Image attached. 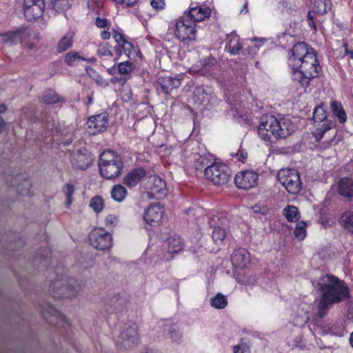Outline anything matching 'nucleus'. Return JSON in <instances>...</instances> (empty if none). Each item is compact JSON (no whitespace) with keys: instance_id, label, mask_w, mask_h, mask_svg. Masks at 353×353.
Here are the masks:
<instances>
[{"instance_id":"57","label":"nucleus","mask_w":353,"mask_h":353,"mask_svg":"<svg viewBox=\"0 0 353 353\" xmlns=\"http://www.w3.org/2000/svg\"><path fill=\"white\" fill-rule=\"evenodd\" d=\"M97 84L100 85L102 87H107L108 85V82L103 79L101 77H98L96 79Z\"/></svg>"},{"instance_id":"39","label":"nucleus","mask_w":353,"mask_h":353,"mask_svg":"<svg viewBox=\"0 0 353 353\" xmlns=\"http://www.w3.org/2000/svg\"><path fill=\"white\" fill-rule=\"evenodd\" d=\"M90 206L95 212H101L104 208V202L102 197L100 196H94L90 201Z\"/></svg>"},{"instance_id":"37","label":"nucleus","mask_w":353,"mask_h":353,"mask_svg":"<svg viewBox=\"0 0 353 353\" xmlns=\"http://www.w3.org/2000/svg\"><path fill=\"white\" fill-rule=\"evenodd\" d=\"M307 223L305 221H299L296 223L294 234L299 240H303L306 236Z\"/></svg>"},{"instance_id":"6","label":"nucleus","mask_w":353,"mask_h":353,"mask_svg":"<svg viewBox=\"0 0 353 353\" xmlns=\"http://www.w3.org/2000/svg\"><path fill=\"white\" fill-rule=\"evenodd\" d=\"M277 179L285 187L287 192L292 194L299 193L303 188L299 172L294 169L280 170L277 173Z\"/></svg>"},{"instance_id":"23","label":"nucleus","mask_w":353,"mask_h":353,"mask_svg":"<svg viewBox=\"0 0 353 353\" xmlns=\"http://www.w3.org/2000/svg\"><path fill=\"white\" fill-rule=\"evenodd\" d=\"M211 14V10L206 6H196L194 7H190V10L188 13L192 21L194 23L196 21H201L206 18H208Z\"/></svg>"},{"instance_id":"51","label":"nucleus","mask_w":353,"mask_h":353,"mask_svg":"<svg viewBox=\"0 0 353 353\" xmlns=\"http://www.w3.org/2000/svg\"><path fill=\"white\" fill-rule=\"evenodd\" d=\"M113 37L119 46H123V43H125V39L124 36L117 31H114Z\"/></svg>"},{"instance_id":"35","label":"nucleus","mask_w":353,"mask_h":353,"mask_svg":"<svg viewBox=\"0 0 353 353\" xmlns=\"http://www.w3.org/2000/svg\"><path fill=\"white\" fill-rule=\"evenodd\" d=\"M134 70L133 63L129 61H126L122 63H120L118 65V72L121 75H125V77L130 78V73Z\"/></svg>"},{"instance_id":"50","label":"nucleus","mask_w":353,"mask_h":353,"mask_svg":"<svg viewBox=\"0 0 353 353\" xmlns=\"http://www.w3.org/2000/svg\"><path fill=\"white\" fill-rule=\"evenodd\" d=\"M252 208L253 212L256 214H266L268 213L267 208L263 205H255Z\"/></svg>"},{"instance_id":"29","label":"nucleus","mask_w":353,"mask_h":353,"mask_svg":"<svg viewBox=\"0 0 353 353\" xmlns=\"http://www.w3.org/2000/svg\"><path fill=\"white\" fill-rule=\"evenodd\" d=\"M73 43V34L68 32L57 44V51L62 52L70 48Z\"/></svg>"},{"instance_id":"34","label":"nucleus","mask_w":353,"mask_h":353,"mask_svg":"<svg viewBox=\"0 0 353 353\" xmlns=\"http://www.w3.org/2000/svg\"><path fill=\"white\" fill-rule=\"evenodd\" d=\"M210 304L214 308L223 309L226 307L228 301L223 294L218 293L214 297L210 299Z\"/></svg>"},{"instance_id":"3","label":"nucleus","mask_w":353,"mask_h":353,"mask_svg":"<svg viewBox=\"0 0 353 353\" xmlns=\"http://www.w3.org/2000/svg\"><path fill=\"white\" fill-rule=\"evenodd\" d=\"M293 72L292 79L298 82L303 87H307L311 79L319 76L321 68L316 59L314 51L311 54L306 56L305 59L302 61L292 68Z\"/></svg>"},{"instance_id":"5","label":"nucleus","mask_w":353,"mask_h":353,"mask_svg":"<svg viewBox=\"0 0 353 353\" xmlns=\"http://www.w3.org/2000/svg\"><path fill=\"white\" fill-rule=\"evenodd\" d=\"M117 346L121 350H131L139 343L138 325L134 322L124 324L115 340Z\"/></svg>"},{"instance_id":"12","label":"nucleus","mask_w":353,"mask_h":353,"mask_svg":"<svg viewBox=\"0 0 353 353\" xmlns=\"http://www.w3.org/2000/svg\"><path fill=\"white\" fill-rule=\"evenodd\" d=\"M50 293L57 299L70 298L75 296L76 290L72 286L65 285L62 279H57L49 286Z\"/></svg>"},{"instance_id":"21","label":"nucleus","mask_w":353,"mask_h":353,"mask_svg":"<svg viewBox=\"0 0 353 353\" xmlns=\"http://www.w3.org/2000/svg\"><path fill=\"white\" fill-rule=\"evenodd\" d=\"M338 192L347 201L353 199V176L343 177L339 181Z\"/></svg>"},{"instance_id":"64","label":"nucleus","mask_w":353,"mask_h":353,"mask_svg":"<svg viewBox=\"0 0 353 353\" xmlns=\"http://www.w3.org/2000/svg\"><path fill=\"white\" fill-rule=\"evenodd\" d=\"M101 37H102L103 39H110V33L108 31L103 30V31L101 32Z\"/></svg>"},{"instance_id":"18","label":"nucleus","mask_w":353,"mask_h":353,"mask_svg":"<svg viewBox=\"0 0 353 353\" xmlns=\"http://www.w3.org/2000/svg\"><path fill=\"white\" fill-rule=\"evenodd\" d=\"M93 161L92 156L85 150H78L74 152L71 157L72 165L79 170H85L91 165Z\"/></svg>"},{"instance_id":"55","label":"nucleus","mask_w":353,"mask_h":353,"mask_svg":"<svg viewBox=\"0 0 353 353\" xmlns=\"http://www.w3.org/2000/svg\"><path fill=\"white\" fill-rule=\"evenodd\" d=\"M339 139H336V137H334V138L332 139L330 141H329V142L325 141V142L322 143L321 147L323 148H326L330 145H333L337 144L339 143Z\"/></svg>"},{"instance_id":"62","label":"nucleus","mask_w":353,"mask_h":353,"mask_svg":"<svg viewBox=\"0 0 353 353\" xmlns=\"http://www.w3.org/2000/svg\"><path fill=\"white\" fill-rule=\"evenodd\" d=\"M44 252H45V254L41 255L40 260H41V261H43V263H45V266H46L47 257H48V255L50 253V252L47 249H45Z\"/></svg>"},{"instance_id":"19","label":"nucleus","mask_w":353,"mask_h":353,"mask_svg":"<svg viewBox=\"0 0 353 353\" xmlns=\"http://www.w3.org/2000/svg\"><path fill=\"white\" fill-rule=\"evenodd\" d=\"M181 85V79L172 77H161L157 81V89L164 94H169L174 89L178 88Z\"/></svg>"},{"instance_id":"58","label":"nucleus","mask_w":353,"mask_h":353,"mask_svg":"<svg viewBox=\"0 0 353 353\" xmlns=\"http://www.w3.org/2000/svg\"><path fill=\"white\" fill-rule=\"evenodd\" d=\"M314 136H315L316 140L319 141L323 138V134L325 133H324V131H322L320 128H318L316 130V131L314 132Z\"/></svg>"},{"instance_id":"27","label":"nucleus","mask_w":353,"mask_h":353,"mask_svg":"<svg viewBox=\"0 0 353 353\" xmlns=\"http://www.w3.org/2000/svg\"><path fill=\"white\" fill-rule=\"evenodd\" d=\"M128 192L121 185H114L111 190V197L117 202L122 201L127 196Z\"/></svg>"},{"instance_id":"24","label":"nucleus","mask_w":353,"mask_h":353,"mask_svg":"<svg viewBox=\"0 0 353 353\" xmlns=\"http://www.w3.org/2000/svg\"><path fill=\"white\" fill-rule=\"evenodd\" d=\"M249 261V253L243 248L235 250L231 256V262L235 268H243Z\"/></svg>"},{"instance_id":"45","label":"nucleus","mask_w":353,"mask_h":353,"mask_svg":"<svg viewBox=\"0 0 353 353\" xmlns=\"http://www.w3.org/2000/svg\"><path fill=\"white\" fill-rule=\"evenodd\" d=\"M326 118V112L323 107H316L313 112V119L315 122H321Z\"/></svg>"},{"instance_id":"40","label":"nucleus","mask_w":353,"mask_h":353,"mask_svg":"<svg viewBox=\"0 0 353 353\" xmlns=\"http://www.w3.org/2000/svg\"><path fill=\"white\" fill-rule=\"evenodd\" d=\"M51 4L54 10L62 12L70 8V0H51Z\"/></svg>"},{"instance_id":"43","label":"nucleus","mask_w":353,"mask_h":353,"mask_svg":"<svg viewBox=\"0 0 353 353\" xmlns=\"http://www.w3.org/2000/svg\"><path fill=\"white\" fill-rule=\"evenodd\" d=\"M63 191L66 196V204L69 206L72 203V195L74 192V188L72 185L67 183L63 186Z\"/></svg>"},{"instance_id":"38","label":"nucleus","mask_w":353,"mask_h":353,"mask_svg":"<svg viewBox=\"0 0 353 353\" xmlns=\"http://www.w3.org/2000/svg\"><path fill=\"white\" fill-rule=\"evenodd\" d=\"M215 66V60L211 58H206L203 63L202 68L200 69V74L202 75L208 74L212 70H214Z\"/></svg>"},{"instance_id":"28","label":"nucleus","mask_w":353,"mask_h":353,"mask_svg":"<svg viewBox=\"0 0 353 353\" xmlns=\"http://www.w3.org/2000/svg\"><path fill=\"white\" fill-rule=\"evenodd\" d=\"M61 98L54 90L48 89L42 94L41 101L46 104H54L59 102Z\"/></svg>"},{"instance_id":"56","label":"nucleus","mask_w":353,"mask_h":353,"mask_svg":"<svg viewBox=\"0 0 353 353\" xmlns=\"http://www.w3.org/2000/svg\"><path fill=\"white\" fill-rule=\"evenodd\" d=\"M108 23V21L105 19H100L99 17H97L96 19V25L99 28H105L107 26Z\"/></svg>"},{"instance_id":"16","label":"nucleus","mask_w":353,"mask_h":353,"mask_svg":"<svg viewBox=\"0 0 353 353\" xmlns=\"http://www.w3.org/2000/svg\"><path fill=\"white\" fill-rule=\"evenodd\" d=\"M87 125L90 133L96 134L107 128L108 117L105 113L92 116L88 119Z\"/></svg>"},{"instance_id":"42","label":"nucleus","mask_w":353,"mask_h":353,"mask_svg":"<svg viewBox=\"0 0 353 353\" xmlns=\"http://www.w3.org/2000/svg\"><path fill=\"white\" fill-rule=\"evenodd\" d=\"M169 337L172 339V342L179 343L182 339V335L179 332L178 327L176 326H171L168 329Z\"/></svg>"},{"instance_id":"47","label":"nucleus","mask_w":353,"mask_h":353,"mask_svg":"<svg viewBox=\"0 0 353 353\" xmlns=\"http://www.w3.org/2000/svg\"><path fill=\"white\" fill-rule=\"evenodd\" d=\"M97 54L100 57L103 56H110L112 57L113 55L112 52L109 49V46L108 43H100L98 46Z\"/></svg>"},{"instance_id":"54","label":"nucleus","mask_w":353,"mask_h":353,"mask_svg":"<svg viewBox=\"0 0 353 353\" xmlns=\"http://www.w3.org/2000/svg\"><path fill=\"white\" fill-rule=\"evenodd\" d=\"M123 48V50H124L125 53L128 55L129 53H130L131 50L133 48V45L132 43L125 41V43H123V46H121Z\"/></svg>"},{"instance_id":"49","label":"nucleus","mask_w":353,"mask_h":353,"mask_svg":"<svg viewBox=\"0 0 353 353\" xmlns=\"http://www.w3.org/2000/svg\"><path fill=\"white\" fill-rule=\"evenodd\" d=\"M118 223V217L114 214H109L105 218V224L107 226L114 227Z\"/></svg>"},{"instance_id":"4","label":"nucleus","mask_w":353,"mask_h":353,"mask_svg":"<svg viewBox=\"0 0 353 353\" xmlns=\"http://www.w3.org/2000/svg\"><path fill=\"white\" fill-rule=\"evenodd\" d=\"M101 175L106 179H113L121 175L123 168L121 158L112 150L103 152L98 163Z\"/></svg>"},{"instance_id":"25","label":"nucleus","mask_w":353,"mask_h":353,"mask_svg":"<svg viewBox=\"0 0 353 353\" xmlns=\"http://www.w3.org/2000/svg\"><path fill=\"white\" fill-rule=\"evenodd\" d=\"M145 176V171L143 169H133L123 179V183L128 187L135 186Z\"/></svg>"},{"instance_id":"60","label":"nucleus","mask_w":353,"mask_h":353,"mask_svg":"<svg viewBox=\"0 0 353 353\" xmlns=\"http://www.w3.org/2000/svg\"><path fill=\"white\" fill-rule=\"evenodd\" d=\"M253 41H254V46L256 48H259L263 44L264 39L254 38Z\"/></svg>"},{"instance_id":"44","label":"nucleus","mask_w":353,"mask_h":353,"mask_svg":"<svg viewBox=\"0 0 353 353\" xmlns=\"http://www.w3.org/2000/svg\"><path fill=\"white\" fill-rule=\"evenodd\" d=\"M77 60H85V59L76 52H69L65 54V61L68 65H73Z\"/></svg>"},{"instance_id":"22","label":"nucleus","mask_w":353,"mask_h":353,"mask_svg":"<svg viewBox=\"0 0 353 353\" xmlns=\"http://www.w3.org/2000/svg\"><path fill=\"white\" fill-rule=\"evenodd\" d=\"M26 29L25 28H19L12 31L0 34V41L6 44L14 45L18 42H21L23 39Z\"/></svg>"},{"instance_id":"33","label":"nucleus","mask_w":353,"mask_h":353,"mask_svg":"<svg viewBox=\"0 0 353 353\" xmlns=\"http://www.w3.org/2000/svg\"><path fill=\"white\" fill-rule=\"evenodd\" d=\"M341 223L342 226L348 232L353 234V212H345L341 214Z\"/></svg>"},{"instance_id":"2","label":"nucleus","mask_w":353,"mask_h":353,"mask_svg":"<svg viewBox=\"0 0 353 353\" xmlns=\"http://www.w3.org/2000/svg\"><path fill=\"white\" fill-rule=\"evenodd\" d=\"M292 131L293 128L289 120H278L273 115L263 117L258 127V133L261 138L270 143L288 137Z\"/></svg>"},{"instance_id":"31","label":"nucleus","mask_w":353,"mask_h":353,"mask_svg":"<svg viewBox=\"0 0 353 353\" xmlns=\"http://www.w3.org/2000/svg\"><path fill=\"white\" fill-rule=\"evenodd\" d=\"M226 48L231 54H239L241 46L239 45V37L236 34H231L228 37Z\"/></svg>"},{"instance_id":"14","label":"nucleus","mask_w":353,"mask_h":353,"mask_svg":"<svg viewBox=\"0 0 353 353\" xmlns=\"http://www.w3.org/2000/svg\"><path fill=\"white\" fill-rule=\"evenodd\" d=\"M40 312L52 325L61 326L65 321V316L49 303H46L45 305H41Z\"/></svg>"},{"instance_id":"63","label":"nucleus","mask_w":353,"mask_h":353,"mask_svg":"<svg viewBox=\"0 0 353 353\" xmlns=\"http://www.w3.org/2000/svg\"><path fill=\"white\" fill-rule=\"evenodd\" d=\"M345 54H348L351 59H353V50H348L347 45L345 44Z\"/></svg>"},{"instance_id":"20","label":"nucleus","mask_w":353,"mask_h":353,"mask_svg":"<svg viewBox=\"0 0 353 353\" xmlns=\"http://www.w3.org/2000/svg\"><path fill=\"white\" fill-rule=\"evenodd\" d=\"M183 241L179 236L176 234L170 236L165 242L164 245L170 256H165V259L170 260L172 257V254L181 252L183 250Z\"/></svg>"},{"instance_id":"17","label":"nucleus","mask_w":353,"mask_h":353,"mask_svg":"<svg viewBox=\"0 0 353 353\" xmlns=\"http://www.w3.org/2000/svg\"><path fill=\"white\" fill-rule=\"evenodd\" d=\"M291 51L292 55L290 57L288 62L292 68L297 66L301 61L305 59L306 56L312 53L308 50L307 45L304 42L295 44Z\"/></svg>"},{"instance_id":"61","label":"nucleus","mask_w":353,"mask_h":353,"mask_svg":"<svg viewBox=\"0 0 353 353\" xmlns=\"http://www.w3.org/2000/svg\"><path fill=\"white\" fill-rule=\"evenodd\" d=\"M334 126V123H330V125L324 123L321 128H320L322 131H324V133L331 130L332 127Z\"/></svg>"},{"instance_id":"48","label":"nucleus","mask_w":353,"mask_h":353,"mask_svg":"<svg viewBox=\"0 0 353 353\" xmlns=\"http://www.w3.org/2000/svg\"><path fill=\"white\" fill-rule=\"evenodd\" d=\"M233 352L234 353H250V345L245 342H241L233 347Z\"/></svg>"},{"instance_id":"46","label":"nucleus","mask_w":353,"mask_h":353,"mask_svg":"<svg viewBox=\"0 0 353 353\" xmlns=\"http://www.w3.org/2000/svg\"><path fill=\"white\" fill-rule=\"evenodd\" d=\"M225 236V232L223 229L220 227L214 228L212 234V237L214 242H221L224 239Z\"/></svg>"},{"instance_id":"15","label":"nucleus","mask_w":353,"mask_h":353,"mask_svg":"<svg viewBox=\"0 0 353 353\" xmlns=\"http://www.w3.org/2000/svg\"><path fill=\"white\" fill-rule=\"evenodd\" d=\"M163 207L159 203L150 205L145 211L143 219L146 223L155 226L162 221Z\"/></svg>"},{"instance_id":"41","label":"nucleus","mask_w":353,"mask_h":353,"mask_svg":"<svg viewBox=\"0 0 353 353\" xmlns=\"http://www.w3.org/2000/svg\"><path fill=\"white\" fill-rule=\"evenodd\" d=\"M30 182L28 180L24 179L21 183L16 185V191L23 196L28 195L30 194Z\"/></svg>"},{"instance_id":"52","label":"nucleus","mask_w":353,"mask_h":353,"mask_svg":"<svg viewBox=\"0 0 353 353\" xmlns=\"http://www.w3.org/2000/svg\"><path fill=\"white\" fill-rule=\"evenodd\" d=\"M113 1L117 2V3L124 6L125 7L132 6L137 2V0H113Z\"/></svg>"},{"instance_id":"30","label":"nucleus","mask_w":353,"mask_h":353,"mask_svg":"<svg viewBox=\"0 0 353 353\" xmlns=\"http://www.w3.org/2000/svg\"><path fill=\"white\" fill-rule=\"evenodd\" d=\"M331 108L333 114L338 118L339 121L343 123L346 121V114L342 107V105L334 101L331 103Z\"/></svg>"},{"instance_id":"8","label":"nucleus","mask_w":353,"mask_h":353,"mask_svg":"<svg viewBox=\"0 0 353 353\" xmlns=\"http://www.w3.org/2000/svg\"><path fill=\"white\" fill-rule=\"evenodd\" d=\"M91 245L99 250H108L112 245V237L110 233L103 228L93 230L89 234Z\"/></svg>"},{"instance_id":"36","label":"nucleus","mask_w":353,"mask_h":353,"mask_svg":"<svg viewBox=\"0 0 353 353\" xmlns=\"http://www.w3.org/2000/svg\"><path fill=\"white\" fill-rule=\"evenodd\" d=\"M207 94L203 87H196L193 92V100L197 104H203L206 99Z\"/></svg>"},{"instance_id":"10","label":"nucleus","mask_w":353,"mask_h":353,"mask_svg":"<svg viewBox=\"0 0 353 353\" xmlns=\"http://www.w3.org/2000/svg\"><path fill=\"white\" fill-rule=\"evenodd\" d=\"M45 9L43 0H24L23 13L28 21H33L43 15Z\"/></svg>"},{"instance_id":"11","label":"nucleus","mask_w":353,"mask_h":353,"mask_svg":"<svg viewBox=\"0 0 353 353\" xmlns=\"http://www.w3.org/2000/svg\"><path fill=\"white\" fill-rule=\"evenodd\" d=\"M148 183L151 184L150 191L146 193L148 198L159 199L167 194L165 182L158 176H150Z\"/></svg>"},{"instance_id":"59","label":"nucleus","mask_w":353,"mask_h":353,"mask_svg":"<svg viewBox=\"0 0 353 353\" xmlns=\"http://www.w3.org/2000/svg\"><path fill=\"white\" fill-rule=\"evenodd\" d=\"M127 79H129V77H124V78H117V77H114V78H112L111 79V82L112 83H116L117 82H122V84H124L125 83V81H127Z\"/></svg>"},{"instance_id":"7","label":"nucleus","mask_w":353,"mask_h":353,"mask_svg":"<svg viewBox=\"0 0 353 353\" xmlns=\"http://www.w3.org/2000/svg\"><path fill=\"white\" fill-rule=\"evenodd\" d=\"M205 177L216 185L225 184L231 176L230 168L221 163H213L204 170Z\"/></svg>"},{"instance_id":"26","label":"nucleus","mask_w":353,"mask_h":353,"mask_svg":"<svg viewBox=\"0 0 353 353\" xmlns=\"http://www.w3.org/2000/svg\"><path fill=\"white\" fill-rule=\"evenodd\" d=\"M283 216L289 222H296L300 219V213L296 207L288 205L283 211Z\"/></svg>"},{"instance_id":"32","label":"nucleus","mask_w":353,"mask_h":353,"mask_svg":"<svg viewBox=\"0 0 353 353\" xmlns=\"http://www.w3.org/2000/svg\"><path fill=\"white\" fill-rule=\"evenodd\" d=\"M331 8L330 0H315L314 3V13L317 14H324L328 9Z\"/></svg>"},{"instance_id":"13","label":"nucleus","mask_w":353,"mask_h":353,"mask_svg":"<svg viewBox=\"0 0 353 353\" xmlns=\"http://www.w3.org/2000/svg\"><path fill=\"white\" fill-rule=\"evenodd\" d=\"M258 174L251 170H245L238 173L234 178L236 185L239 188L250 189L257 183Z\"/></svg>"},{"instance_id":"1","label":"nucleus","mask_w":353,"mask_h":353,"mask_svg":"<svg viewBox=\"0 0 353 353\" xmlns=\"http://www.w3.org/2000/svg\"><path fill=\"white\" fill-rule=\"evenodd\" d=\"M316 288L320 296L317 316L320 318L325 316L334 303L350 296L345 283L332 274L321 276L317 281Z\"/></svg>"},{"instance_id":"9","label":"nucleus","mask_w":353,"mask_h":353,"mask_svg":"<svg viewBox=\"0 0 353 353\" xmlns=\"http://www.w3.org/2000/svg\"><path fill=\"white\" fill-rule=\"evenodd\" d=\"M195 23L189 20H179L176 22L175 35L181 41L196 39Z\"/></svg>"},{"instance_id":"53","label":"nucleus","mask_w":353,"mask_h":353,"mask_svg":"<svg viewBox=\"0 0 353 353\" xmlns=\"http://www.w3.org/2000/svg\"><path fill=\"white\" fill-rule=\"evenodd\" d=\"M164 5V0H152L151 1V6L157 10L163 9Z\"/></svg>"}]
</instances>
